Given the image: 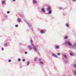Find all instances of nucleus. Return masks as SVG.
<instances>
[{
	"mask_svg": "<svg viewBox=\"0 0 76 76\" xmlns=\"http://www.w3.org/2000/svg\"><path fill=\"white\" fill-rule=\"evenodd\" d=\"M33 48L35 52H37V48H36V47L35 46H33Z\"/></svg>",
	"mask_w": 76,
	"mask_h": 76,
	"instance_id": "nucleus-1",
	"label": "nucleus"
},
{
	"mask_svg": "<svg viewBox=\"0 0 76 76\" xmlns=\"http://www.w3.org/2000/svg\"><path fill=\"white\" fill-rule=\"evenodd\" d=\"M52 56L54 57H55L56 58H58L56 54L54 53H53L52 54Z\"/></svg>",
	"mask_w": 76,
	"mask_h": 76,
	"instance_id": "nucleus-2",
	"label": "nucleus"
},
{
	"mask_svg": "<svg viewBox=\"0 0 76 76\" xmlns=\"http://www.w3.org/2000/svg\"><path fill=\"white\" fill-rule=\"evenodd\" d=\"M67 44L69 46H71V45H72V44H71V43H70V42H68Z\"/></svg>",
	"mask_w": 76,
	"mask_h": 76,
	"instance_id": "nucleus-3",
	"label": "nucleus"
},
{
	"mask_svg": "<svg viewBox=\"0 0 76 76\" xmlns=\"http://www.w3.org/2000/svg\"><path fill=\"white\" fill-rule=\"evenodd\" d=\"M46 10L47 11L50 10V7H48L46 9Z\"/></svg>",
	"mask_w": 76,
	"mask_h": 76,
	"instance_id": "nucleus-4",
	"label": "nucleus"
},
{
	"mask_svg": "<svg viewBox=\"0 0 76 76\" xmlns=\"http://www.w3.org/2000/svg\"><path fill=\"white\" fill-rule=\"evenodd\" d=\"M28 48H29V49H30V50H31V49L32 48L31 47V46L29 45H28Z\"/></svg>",
	"mask_w": 76,
	"mask_h": 76,
	"instance_id": "nucleus-5",
	"label": "nucleus"
},
{
	"mask_svg": "<svg viewBox=\"0 0 76 76\" xmlns=\"http://www.w3.org/2000/svg\"><path fill=\"white\" fill-rule=\"evenodd\" d=\"M41 10L42 11L43 13H45V11L44 10V9H42Z\"/></svg>",
	"mask_w": 76,
	"mask_h": 76,
	"instance_id": "nucleus-6",
	"label": "nucleus"
},
{
	"mask_svg": "<svg viewBox=\"0 0 76 76\" xmlns=\"http://www.w3.org/2000/svg\"><path fill=\"white\" fill-rule=\"evenodd\" d=\"M63 57H64L65 58H67V56H66V55H65L64 54L63 55Z\"/></svg>",
	"mask_w": 76,
	"mask_h": 76,
	"instance_id": "nucleus-7",
	"label": "nucleus"
},
{
	"mask_svg": "<svg viewBox=\"0 0 76 76\" xmlns=\"http://www.w3.org/2000/svg\"><path fill=\"white\" fill-rule=\"evenodd\" d=\"M31 45H32V46H33V44H32V42H33V41H32V39H31Z\"/></svg>",
	"mask_w": 76,
	"mask_h": 76,
	"instance_id": "nucleus-8",
	"label": "nucleus"
},
{
	"mask_svg": "<svg viewBox=\"0 0 76 76\" xmlns=\"http://www.w3.org/2000/svg\"><path fill=\"white\" fill-rule=\"evenodd\" d=\"M51 11L50 10H49V14H51Z\"/></svg>",
	"mask_w": 76,
	"mask_h": 76,
	"instance_id": "nucleus-9",
	"label": "nucleus"
},
{
	"mask_svg": "<svg viewBox=\"0 0 76 76\" xmlns=\"http://www.w3.org/2000/svg\"><path fill=\"white\" fill-rule=\"evenodd\" d=\"M68 38V37L67 36H66L64 37V39H67Z\"/></svg>",
	"mask_w": 76,
	"mask_h": 76,
	"instance_id": "nucleus-10",
	"label": "nucleus"
},
{
	"mask_svg": "<svg viewBox=\"0 0 76 76\" xmlns=\"http://www.w3.org/2000/svg\"><path fill=\"white\" fill-rule=\"evenodd\" d=\"M55 48H59V46H55Z\"/></svg>",
	"mask_w": 76,
	"mask_h": 76,
	"instance_id": "nucleus-11",
	"label": "nucleus"
},
{
	"mask_svg": "<svg viewBox=\"0 0 76 76\" xmlns=\"http://www.w3.org/2000/svg\"><path fill=\"white\" fill-rule=\"evenodd\" d=\"M33 3H34L37 4V1H35V0H34L33 1Z\"/></svg>",
	"mask_w": 76,
	"mask_h": 76,
	"instance_id": "nucleus-12",
	"label": "nucleus"
},
{
	"mask_svg": "<svg viewBox=\"0 0 76 76\" xmlns=\"http://www.w3.org/2000/svg\"><path fill=\"white\" fill-rule=\"evenodd\" d=\"M74 48V46H71V48H72V49H73Z\"/></svg>",
	"mask_w": 76,
	"mask_h": 76,
	"instance_id": "nucleus-13",
	"label": "nucleus"
},
{
	"mask_svg": "<svg viewBox=\"0 0 76 76\" xmlns=\"http://www.w3.org/2000/svg\"><path fill=\"white\" fill-rule=\"evenodd\" d=\"M60 54H61V53H57V55L58 56H60Z\"/></svg>",
	"mask_w": 76,
	"mask_h": 76,
	"instance_id": "nucleus-14",
	"label": "nucleus"
},
{
	"mask_svg": "<svg viewBox=\"0 0 76 76\" xmlns=\"http://www.w3.org/2000/svg\"><path fill=\"white\" fill-rule=\"evenodd\" d=\"M29 61H27V66L29 64Z\"/></svg>",
	"mask_w": 76,
	"mask_h": 76,
	"instance_id": "nucleus-15",
	"label": "nucleus"
},
{
	"mask_svg": "<svg viewBox=\"0 0 76 76\" xmlns=\"http://www.w3.org/2000/svg\"><path fill=\"white\" fill-rule=\"evenodd\" d=\"M18 22H20V18H18Z\"/></svg>",
	"mask_w": 76,
	"mask_h": 76,
	"instance_id": "nucleus-16",
	"label": "nucleus"
},
{
	"mask_svg": "<svg viewBox=\"0 0 76 76\" xmlns=\"http://www.w3.org/2000/svg\"><path fill=\"white\" fill-rule=\"evenodd\" d=\"M40 32H41V33H42V34L43 33H44V31H43L42 30H41L40 31Z\"/></svg>",
	"mask_w": 76,
	"mask_h": 76,
	"instance_id": "nucleus-17",
	"label": "nucleus"
},
{
	"mask_svg": "<svg viewBox=\"0 0 76 76\" xmlns=\"http://www.w3.org/2000/svg\"><path fill=\"white\" fill-rule=\"evenodd\" d=\"M36 60H37V58H34V61H36Z\"/></svg>",
	"mask_w": 76,
	"mask_h": 76,
	"instance_id": "nucleus-18",
	"label": "nucleus"
},
{
	"mask_svg": "<svg viewBox=\"0 0 76 76\" xmlns=\"http://www.w3.org/2000/svg\"><path fill=\"white\" fill-rule=\"evenodd\" d=\"M64 63H67V61H65Z\"/></svg>",
	"mask_w": 76,
	"mask_h": 76,
	"instance_id": "nucleus-19",
	"label": "nucleus"
},
{
	"mask_svg": "<svg viewBox=\"0 0 76 76\" xmlns=\"http://www.w3.org/2000/svg\"><path fill=\"white\" fill-rule=\"evenodd\" d=\"M39 63L40 64H42V61H39Z\"/></svg>",
	"mask_w": 76,
	"mask_h": 76,
	"instance_id": "nucleus-20",
	"label": "nucleus"
},
{
	"mask_svg": "<svg viewBox=\"0 0 76 76\" xmlns=\"http://www.w3.org/2000/svg\"><path fill=\"white\" fill-rule=\"evenodd\" d=\"M74 45L75 46V47H76V43H75L74 44Z\"/></svg>",
	"mask_w": 76,
	"mask_h": 76,
	"instance_id": "nucleus-21",
	"label": "nucleus"
},
{
	"mask_svg": "<svg viewBox=\"0 0 76 76\" xmlns=\"http://www.w3.org/2000/svg\"><path fill=\"white\" fill-rule=\"evenodd\" d=\"M66 25L67 27H68V26H69V24H66Z\"/></svg>",
	"mask_w": 76,
	"mask_h": 76,
	"instance_id": "nucleus-22",
	"label": "nucleus"
},
{
	"mask_svg": "<svg viewBox=\"0 0 76 76\" xmlns=\"http://www.w3.org/2000/svg\"><path fill=\"white\" fill-rule=\"evenodd\" d=\"M4 3H5V1H3L2 2V4H4Z\"/></svg>",
	"mask_w": 76,
	"mask_h": 76,
	"instance_id": "nucleus-23",
	"label": "nucleus"
},
{
	"mask_svg": "<svg viewBox=\"0 0 76 76\" xmlns=\"http://www.w3.org/2000/svg\"><path fill=\"white\" fill-rule=\"evenodd\" d=\"M73 53H70V55H71V56H73Z\"/></svg>",
	"mask_w": 76,
	"mask_h": 76,
	"instance_id": "nucleus-24",
	"label": "nucleus"
},
{
	"mask_svg": "<svg viewBox=\"0 0 76 76\" xmlns=\"http://www.w3.org/2000/svg\"><path fill=\"white\" fill-rule=\"evenodd\" d=\"M25 54H28V52H25Z\"/></svg>",
	"mask_w": 76,
	"mask_h": 76,
	"instance_id": "nucleus-25",
	"label": "nucleus"
},
{
	"mask_svg": "<svg viewBox=\"0 0 76 76\" xmlns=\"http://www.w3.org/2000/svg\"><path fill=\"white\" fill-rule=\"evenodd\" d=\"M20 58H18V61H20Z\"/></svg>",
	"mask_w": 76,
	"mask_h": 76,
	"instance_id": "nucleus-26",
	"label": "nucleus"
},
{
	"mask_svg": "<svg viewBox=\"0 0 76 76\" xmlns=\"http://www.w3.org/2000/svg\"><path fill=\"white\" fill-rule=\"evenodd\" d=\"M25 61V59H23L22 60V61Z\"/></svg>",
	"mask_w": 76,
	"mask_h": 76,
	"instance_id": "nucleus-27",
	"label": "nucleus"
},
{
	"mask_svg": "<svg viewBox=\"0 0 76 76\" xmlns=\"http://www.w3.org/2000/svg\"><path fill=\"white\" fill-rule=\"evenodd\" d=\"M38 60H39V61H41V59H39Z\"/></svg>",
	"mask_w": 76,
	"mask_h": 76,
	"instance_id": "nucleus-28",
	"label": "nucleus"
},
{
	"mask_svg": "<svg viewBox=\"0 0 76 76\" xmlns=\"http://www.w3.org/2000/svg\"><path fill=\"white\" fill-rule=\"evenodd\" d=\"M9 62H10L11 61V60H8Z\"/></svg>",
	"mask_w": 76,
	"mask_h": 76,
	"instance_id": "nucleus-29",
	"label": "nucleus"
},
{
	"mask_svg": "<svg viewBox=\"0 0 76 76\" xmlns=\"http://www.w3.org/2000/svg\"><path fill=\"white\" fill-rule=\"evenodd\" d=\"M75 75H76V71H75Z\"/></svg>",
	"mask_w": 76,
	"mask_h": 76,
	"instance_id": "nucleus-30",
	"label": "nucleus"
},
{
	"mask_svg": "<svg viewBox=\"0 0 76 76\" xmlns=\"http://www.w3.org/2000/svg\"><path fill=\"white\" fill-rule=\"evenodd\" d=\"M18 25H15V27H18Z\"/></svg>",
	"mask_w": 76,
	"mask_h": 76,
	"instance_id": "nucleus-31",
	"label": "nucleus"
},
{
	"mask_svg": "<svg viewBox=\"0 0 76 76\" xmlns=\"http://www.w3.org/2000/svg\"><path fill=\"white\" fill-rule=\"evenodd\" d=\"M7 45V43H5V44L4 45V46H5V45Z\"/></svg>",
	"mask_w": 76,
	"mask_h": 76,
	"instance_id": "nucleus-32",
	"label": "nucleus"
},
{
	"mask_svg": "<svg viewBox=\"0 0 76 76\" xmlns=\"http://www.w3.org/2000/svg\"><path fill=\"white\" fill-rule=\"evenodd\" d=\"M7 13H10V12H9V11H7Z\"/></svg>",
	"mask_w": 76,
	"mask_h": 76,
	"instance_id": "nucleus-33",
	"label": "nucleus"
},
{
	"mask_svg": "<svg viewBox=\"0 0 76 76\" xmlns=\"http://www.w3.org/2000/svg\"><path fill=\"white\" fill-rule=\"evenodd\" d=\"M75 67L76 68V64H75Z\"/></svg>",
	"mask_w": 76,
	"mask_h": 76,
	"instance_id": "nucleus-34",
	"label": "nucleus"
},
{
	"mask_svg": "<svg viewBox=\"0 0 76 76\" xmlns=\"http://www.w3.org/2000/svg\"><path fill=\"white\" fill-rule=\"evenodd\" d=\"M59 9H60L61 10V7H59Z\"/></svg>",
	"mask_w": 76,
	"mask_h": 76,
	"instance_id": "nucleus-35",
	"label": "nucleus"
},
{
	"mask_svg": "<svg viewBox=\"0 0 76 76\" xmlns=\"http://www.w3.org/2000/svg\"><path fill=\"white\" fill-rule=\"evenodd\" d=\"M1 50H4L3 48H1Z\"/></svg>",
	"mask_w": 76,
	"mask_h": 76,
	"instance_id": "nucleus-36",
	"label": "nucleus"
},
{
	"mask_svg": "<svg viewBox=\"0 0 76 76\" xmlns=\"http://www.w3.org/2000/svg\"><path fill=\"white\" fill-rule=\"evenodd\" d=\"M72 1H76V0H72Z\"/></svg>",
	"mask_w": 76,
	"mask_h": 76,
	"instance_id": "nucleus-37",
	"label": "nucleus"
},
{
	"mask_svg": "<svg viewBox=\"0 0 76 76\" xmlns=\"http://www.w3.org/2000/svg\"><path fill=\"white\" fill-rule=\"evenodd\" d=\"M13 1H15V0H13Z\"/></svg>",
	"mask_w": 76,
	"mask_h": 76,
	"instance_id": "nucleus-38",
	"label": "nucleus"
},
{
	"mask_svg": "<svg viewBox=\"0 0 76 76\" xmlns=\"http://www.w3.org/2000/svg\"><path fill=\"white\" fill-rule=\"evenodd\" d=\"M28 26H29V24H28Z\"/></svg>",
	"mask_w": 76,
	"mask_h": 76,
	"instance_id": "nucleus-39",
	"label": "nucleus"
},
{
	"mask_svg": "<svg viewBox=\"0 0 76 76\" xmlns=\"http://www.w3.org/2000/svg\"><path fill=\"white\" fill-rule=\"evenodd\" d=\"M32 29L33 31H34V30H33V29Z\"/></svg>",
	"mask_w": 76,
	"mask_h": 76,
	"instance_id": "nucleus-40",
	"label": "nucleus"
},
{
	"mask_svg": "<svg viewBox=\"0 0 76 76\" xmlns=\"http://www.w3.org/2000/svg\"><path fill=\"white\" fill-rule=\"evenodd\" d=\"M65 44H66V42H65Z\"/></svg>",
	"mask_w": 76,
	"mask_h": 76,
	"instance_id": "nucleus-41",
	"label": "nucleus"
},
{
	"mask_svg": "<svg viewBox=\"0 0 76 76\" xmlns=\"http://www.w3.org/2000/svg\"><path fill=\"white\" fill-rule=\"evenodd\" d=\"M69 76H70L69 75Z\"/></svg>",
	"mask_w": 76,
	"mask_h": 76,
	"instance_id": "nucleus-42",
	"label": "nucleus"
}]
</instances>
